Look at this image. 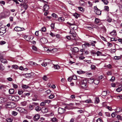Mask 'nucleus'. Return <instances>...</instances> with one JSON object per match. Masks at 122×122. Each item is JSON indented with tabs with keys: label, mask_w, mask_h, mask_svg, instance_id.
<instances>
[{
	"label": "nucleus",
	"mask_w": 122,
	"mask_h": 122,
	"mask_svg": "<svg viewBox=\"0 0 122 122\" xmlns=\"http://www.w3.org/2000/svg\"><path fill=\"white\" fill-rule=\"evenodd\" d=\"M6 107L10 108H13L16 106L15 103L13 102L7 103L6 105Z\"/></svg>",
	"instance_id": "1"
},
{
	"label": "nucleus",
	"mask_w": 122,
	"mask_h": 122,
	"mask_svg": "<svg viewBox=\"0 0 122 122\" xmlns=\"http://www.w3.org/2000/svg\"><path fill=\"white\" fill-rule=\"evenodd\" d=\"M94 11L96 14L97 15H100L101 14V11L99 10L97 7V6L94 7Z\"/></svg>",
	"instance_id": "2"
},
{
	"label": "nucleus",
	"mask_w": 122,
	"mask_h": 122,
	"mask_svg": "<svg viewBox=\"0 0 122 122\" xmlns=\"http://www.w3.org/2000/svg\"><path fill=\"white\" fill-rule=\"evenodd\" d=\"M39 105L38 103L35 102H33L31 104H30L29 105V109L31 110H32L36 106Z\"/></svg>",
	"instance_id": "3"
},
{
	"label": "nucleus",
	"mask_w": 122,
	"mask_h": 122,
	"mask_svg": "<svg viewBox=\"0 0 122 122\" xmlns=\"http://www.w3.org/2000/svg\"><path fill=\"white\" fill-rule=\"evenodd\" d=\"M6 32L5 29L2 27L0 28V35H2Z\"/></svg>",
	"instance_id": "4"
},
{
	"label": "nucleus",
	"mask_w": 122,
	"mask_h": 122,
	"mask_svg": "<svg viewBox=\"0 0 122 122\" xmlns=\"http://www.w3.org/2000/svg\"><path fill=\"white\" fill-rule=\"evenodd\" d=\"M16 109L20 113L25 112L26 111L24 109L21 107H17L16 108Z\"/></svg>",
	"instance_id": "5"
},
{
	"label": "nucleus",
	"mask_w": 122,
	"mask_h": 122,
	"mask_svg": "<svg viewBox=\"0 0 122 122\" xmlns=\"http://www.w3.org/2000/svg\"><path fill=\"white\" fill-rule=\"evenodd\" d=\"M81 86L83 88L86 87V80H83L82 82Z\"/></svg>",
	"instance_id": "6"
},
{
	"label": "nucleus",
	"mask_w": 122,
	"mask_h": 122,
	"mask_svg": "<svg viewBox=\"0 0 122 122\" xmlns=\"http://www.w3.org/2000/svg\"><path fill=\"white\" fill-rule=\"evenodd\" d=\"M0 60L3 63H7V61L6 60L3 58V56H1L0 57Z\"/></svg>",
	"instance_id": "7"
},
{
	"label": "nucleus",
	"mask_w": 122,
	"mask_h": 122,
	"mask_svg": "<svg viewBox=\"0 0 122 122\" xmlns=\"http://www.w3.org/2000/svg\"><path fill=\"white\" fill-rule=\"evenodd\" d=\"M40 41L43 44L46 43L47 42V40L45 38H43L40 40Z\"/></svg>",
	"instance_id": "8"
},
{
	"label": "nucleus",
	"mask_w": 122,
	"mask_h": 122,
	"mask_svg": "<svg viewBox=\"0 0 122 122\" xmlns=\"http://www.w3.org/2000/svg\"><path fill=\"white\" fill-rule=\"evenodd\" d=\"M43 10L44 11H47L49 9V7L48 5H47L46 4H45L43 7Z\"/></svg>",
	"instance_id": "9"
},
{
	"label": "nucleus",
	"mask_w": 122,
	"mask_h": 122,
	"mask_svg": "<svg viewBox=\"0 0 122 122\" xmlns=\"http://www.w3.org/2000/svg\"><path fill=\"white\" fill-rule=\"evenodd\" d=\"M65 110L63 108H59L58 110V112L59 114H62L63 113Z\"/></svg>",
	"instance_id": "10"
},
{
	"label": "nucleus",
	"mask_w": 122,
	"mask_h": 122,
	"mask_svg": "<svg viewBox=\"0 0 122 122\" xmlns=\"http://www.w3.org/2000/svg\"><path fill=\"white\" fill-rule=\"evenodd\" d=\"M110 34L113 37H115L117 35V33L116 30H113L110 33Z\"/></svg>",
	"instance_id": "11"
},
{
	"label": "nucleus",
	"mask_w": 122,
	"mask_h": 122,
	"mask_svg": "<svg viewBox=\"0 0 122 122\" xmlns=\"http://www.w3.org/2000/svg\"><path fill=\"white\" fill-rule=\"evenodd\" d=\"M7 101V99L5 98L0 97V103L5 102Z\"/></svg>",
	"instance_id": "12"
},
{
	"label": "nucleus",
	"mask_w": 122,
	"mask_h": 122,
	"mask_svg": "<svg viewBox=\"0 0 122 122\" xmlns=\"http://www.w3.org/2000/svg\"><path fill=\"white\" fill-rule=\"evenodd\" d=\"M40 116L39 115L37 114L34 116V120L35 121H37L40 118Z\"/></svg>",
	"instance_id": "13"
},
{
	"label": "nucleus",
	"mask_w": 122,
	"mask_h": 122,
	"mask_svg": "<svg viewBox=\"0 0 122 122\" xmlns=\"http://www.w3.org/2000/svg\"><path fill=\"white\" fill-rule=\"evenodd\" d=\"M72 51L75 53H76L79 51L78 48L76 47H75L72 49Z\"/></svg>",
	"instance_id": "14"
},
{
	"label": "nucleus",
	"mask_w": 122,
	"mask_h": 122,
	"mask_svg": "<svg viewBox=\"0 0 122 122\" xmlns=\"http://www.w3.org/2000/svg\"><path fill=\"white\" fill-rule=\"evenodd\" d=\"M91 46V45L89 43L87 42H85L84 44L82 45L83 47H84V46L86 47H90Z\"/></svg>",
	"instance_id": "15"
},
{
	"label": "nucleus",
	"mask_w": 122,
	"mask_h": 122,
	"mask_svg": "<svg viewBox=\"0 0 122 122\" xmlns=\"http://www.w3.org/2000/svg\"><path fill=\"white\" fill-rule=\"evenodd\" d=\"M80 5L82 6H84L85 5V3L84 1L82 0H80L79 2Z\"/></svg>",
	"instance_id": "16"
},
{
	"label": "nucleus",
	"mask_w": 122,
	"mask_h": 122,
	"mask_svg": "<svg viewBox=\"0 0 122 122\" xmlns=\"http://www.w3.org/2000/svg\"><path fill=\"white\" fill-rule=\"evenodd\" d=\"M90 43H91L90 45H91V46L92 45V46H95V44L97 43V42L95 41H91Z\"/></svg>",
	"instance_id": "17"
},
{
	"label": "nucleus",
	"mask_w": 122,
	"mask_h": 122,
	"mask_svg": "<svg viewBox=\"0 0 122 122\" xmlns=\"http://www.w3.org/2000/svg\"><path fill=\"white\" fill-rule=\"evenodd\" d=\"M24 37L28 41H29L31 39V37L29 36L25 35L24 36Z\"/></svg>",
	"instance_id": "18"
},
{
	"label": "nucleus",
	"mask_w": 122,
	"mask_h": 122,
	"mask_svg": "<svg viewBox=\"0 0 122 122\" xmlns=\"http://www.w3.org/2000/svg\"><path fill=\"white\" fill-rule=\"evenodd\" d=\"M35 108V110L37 112H39L41 111V107H40L38 105L36 106Z\"/></svg>",
	"instance_id": "19"
},
{
	"label": "nucleus",
	"mask_w": 122,
	"mask_h": 122,
	"mask_svg": "<svg viewBox=\"0 0 122 122\" xmlns=\"http://www.w3.org/2000/svg\"><path fill=\"white\" fill-rule=\"evenodd\" d=\"M58 21L60 22H63L64 20V19L63 17H60L58 19Z\"/></svg>",
	"instance_id": "20"
},
{
	"label": "nucleus",
	"mask_w": 122,
	"mask_h": 122,
	"mask_svg": "<svg viewBox=\"0 0 122 122\" xmlns=\"http://www.w3.org/2000/svg\"><path fill=\"white\" fill-rule=\"evenodd\" d=\"M42 112L44 113L47 112H48V109L46 108H42Z\"/></svg>",
	"instance_id": "21"
},
{
	"label": "nucleus",
	"mask_w": 122,
	"mask_h": 122,
	"mask_svg": "<svg viewBox=\"0 0 122 122\" xmlns=\"http://www.w3.org/2000/svg\"><path fill=\"white\" fill-rule=\"evenodd\" d=\"M21 29V28L18 27H15L14 28V30L17 31H20Z\"/></svg>",
	"instance_id": "22"
},
{
	"label": "nucleus",
	"mask_w": 122,
	"mask_h": 122,
	"mask_svg": "<svg viewBox=\"0 0 122 122\" xmlns=\"http://www.w3.org/2000/svg\"><path fill=\"white\" fill-rule=\"evenodd\" d=\"M73 15L76 18H77L79 16V15L76 13H75L73 14Z\"/></svg>",
	"instance_id": "23"
},
{
	"label": "nucleus",
	"mask_w": 122,
	"mask_h": 122,
	"mask_svg": "<svg viewBox=\"0 0 122 122\" xmlns=\"http://www.w3.org/2000/svg\"><path fill=\"white\" fill-rule=\"evenodd\" d=\"M88 81H91L92 82H94L95 84H97L96 83H95L94 82L95 81L94 80V78H93L92 77L89 78L88 79Z\"/></svg>",
	"instance_id": "24"
},
{
	"label": "nucleus",
	"mask_w": 122,
	"mask_h": 122,
	"mask_svg": "<svg viewBox=\"0 0 122 122\" xmlns=\"http://www.w3.org/2000/svg\"><path fill=\"white\" fill-rule=\"evenodd\" d=\"M100 101L99 98L96 97L95 98V103H99Z\"/></svg>",
	"instance_id": "25"
},
{
	"label": "nucleus",
	"mask_w": 122,
	"mask_h": 122,
	"mask_svg": "<svg viewBox=\"0 0 122 122\" xmlns=\"http://www.w3.org/2000/svg\"><path fill=\"white\" fill-rule=\"evenodd\" d=\"M9 92L10 94H12L14 92V90L13 89H11L9 90Z\"/></svg>",
	"instance_id": "26"
},
{
	"label": "nucleus",
	"mask_w": 122,
	"mask_h": 122,
	"mask_svg": "<svg viewBox=\"0 0 122 122\" xmlns=\"http://www.w3.org/2000/svg\"><path fill=\"white\" fill-rule=\"evenodd\" d=\"M107 91H103L102 92V95L103 96H105L107 95Z\"/></svg>",
	"instance_id": "27"
},
{
	"label": "nucleus",
	"mask_w": 122,
	"mask_h": 122,
	"mask_svg": "<svg viewBox=\"0 0 122 122\" xmlns=\"http://www.w3.org/2000/svg\"><path fill=\"white\" fill-rule=\"evenodd\" d=\"M29 63L31 65H33L35 66L38 65V64H37L36 63L31 61L30 62H29Z\"/></svg>",
	"instance_id": "28"
},
{
	"label": "nucleus",
	"mask_w": 122,
	"mask_h": 122,
	"mask_svg": "<svg viewBox=\"0 0 122 122\" xmlns=\"http://www.w3.org/2000/svg\"><path fill=\"white\" fill-rule=\"evenodd\" d=\"M78 8L79 10L82 12H83L84 11V9L82 7H79Z\"/></svg>",
	"instance_id": "29"
},
{
	"label": "nucleus",
	"mask_w": 122,
	"mask_h": 122,
	"mask_svg": "<svg viewBox=\"0 0 122 122\" xmlns=\"http://www.w3.org/2000/svg\"><path fill=\"white\" fill-rule=\"evenodd\" d=\"M11 114L14 116H15L17 115L18 113L15 111H13L12 112Z\"/></svg>",
	"instance_id": "30"
},
{
	"label": "nucleus",
	"mask_w": 122,
	"mask_h": 122,
	"mask_svg": "<svg viewBox=\"0 0 122 122\" xmlns=\"http://www.w3.org/2000/svg\"><path fill=\"white\" fill-rule=\"evenodd\" d=\"M5 69L4 67L2 64L0 65V70L3 71Z\"/></svg>",
	"instance_id": "31"
},
{
	"label": "nucleus",
	"mask_w": 122,
	"mask_h": 122,
	"mask_svg": "<svg viewBox=\"0 0 122 122\" xmlns=\"http://www.w3.org/2000/svg\"><path fill=\"white\" fill-rule=\"evenodd\" d=\"M21 104L22 106H25L26 105L27 102H26L24 101L21 102Z\"/></svg>",
	"instance_id": "32"
},
{
	"label": "nucleus",
	"mask_w": 122,
	"mask_h": 122,
	"mask_svg": "<svg viewBox=\"0 0 122 122\" xmlns=\"http://www.w3.org/2000/svg\"><path fill=\"white\" fill-rule=\"evenodd\" d=\"M96 54L97 56H101L102 55V53L99 51H98L96 52Z\"/></svg>",
	"instance_id": "33"
},
{
	"label": "nucleus",
	"mask_w": 122,
	"mask_h": 122,
	"mask_svg": "<svg viewBox=\"0 0 122 122\" xmlns=\"http://www.w3.org/2000/svg\"><path fill=\"white\" fill-rule=\"evenodd\" d=\"M60 68L59 66L58 65H54V68L56 69H59Z\"/></svg>",
	"instance_id": "34"
},
{
	"label": "nucleus",
	"mask_w": 122,
	"mask_h": 122,
	"mask_svg": "<svg viewBox=\"0 0 122 122\" xmlns=\"http://www.w3.org/2000/svg\"><path fill=\"white\" fill-rule=\"evenodd\" d=\"M95 21L96 23V24H97L99 23L100 22V20L97 18L95 19Z\"/></svg>",
	"instance_id": "35"
},
{
	"label": "nucleus",
	"mask_w": 122,
	"mask_h": 122,
	"mask_svg": "<svg viewBox=\"0 0 122 122\" xmlns=\"http://www.w3.org/2000/svg\"><path fill=\"white\" fill-rule=\"evenodd\" d=\"M12 68H14L15 69H18V66L16 65H14L12 66Z\"/></svg>",
	"instance_id": "36"
},
{
	"label": "nucleus",
	"mask_w": 122,
	"mask_h": 122,
	"mask_svg": "<svg viewBox=\"0 0 122 122\" xmlns=\"http://www.w3.org/2000/svg\"><path fill=\"white\" fill-rule=\"evenodd\" d=\"M122 87H119L116 89V90L118 92H120L122 90Z\"/></svg>",
	"instance_id": "37"
},
{
	"label": "nucleus",
	"mask_w": 122,
	"mask_h": 122,
	"mask_svg": "<svg viewBox=\"0 0 122 122\" xmlns=\"http://www.w3.org/2000/svg\"><path fill=\"white\" fill-rule=\"evenodd\" d=\"M112 116L113 117H116L117 115L116 113V112H114L112 113L111 114Z\"/></svg>",
	"instance_id": "38"
},
{
	"label": "nucleus",
	"mask_w": 122,
	"mask_h": 122,
	"mask_svg": "<svg viewBox=\"0 0 122 122\" xmlns=\"http://www.w3.org/2000/svg\"><path fill=\"white\" fill-rule=\"evenodd\" d=\"M104 10L107 11H109V7L107 6H105L104 7Z\"/></svg>",
	"instance_id": "39"
},
{
	"label": "nucleus",
	"mask_w": 122,
	"mask_h": 122,
	"mask_svg": "<svg viewBox=\"0 0 122 122\" xmlns=\"http://www.w3.org/2000/svg\"><path fill=\"white\" fill-rule=\"evenodd\" d=\"M23 7L24 8L25 10H26L28 8L27 5L25 3L24 4Z\"/></svg>",
	"instance_id": "40"
},
{
	"label": "nucleus",
	"mask_w": 122,
	"mask_h": 122,
	"mask_svg": "<svg viewBox=\"0 0 122 122\" xmlns=\"http://www.w3.org/2000/svg\"><path fill=\"white\" fill-rule=\"evenodd\" d=\"M46 30V29L45 27H43L41 29V30L43 32H45Z\"/></svg>",
	"instance_id": "41"
},
{
	"label": "nucleus",
	"mask_w": 122,
	"mask_h": 122,
	"mask_svg": "<svg viewBox=\"0 0 122 122\" xmlns=\"http://www.w3.org/2000/svg\"><path fill=\"white\" fill-rule=\"evenodd\" d=\"M52 16L53 17L55 18H56L57 17V16L56 14L54 13H53L52 14Z\"/></svg>",
	"instance_id": "42"
},
{
	"label": "nucleus",
	"mask_w": 122,
	"mask_h": 122,
	"mask_svg": "<svg viewBox=\"0 0 122 122\" xmlns=\"http://www.w3.org/2000/svg\"><path fill=\"white\" fill-rule=\"evenodd\" d=\"M43 79L45 81H47L48 79V78L46 76H44L43 77Z\"/></svg>",
	"instance_id": "43"
},
{
	"label": "nucleus",
	"mask_w": 122,
	"mask_h": 122,
	"mask_svg": "<svg viewBox=\"0 0 122 122\" xmlns=\"http://www.w3.org/2000/svg\"><path fill=\"white\" fill-rule=\"evenodd\" d=\"M53 122H57V119L55 118H53L52 120Z\"/></svg>",
	"instance_id": "44"
},
{
	"label": "nucleus",
	"mask_w": 122,
	"mask_h": 122,
	"mask_svg": "<svg viewBox=\"0 0 122 122\" xmlns=\"http://www.w3.org/2000/svg\"><path fill=\"white\" fill-rule=\"evenodd\" d=\"M91 68L92 69L95 70L96 67L94 65H92L91 66Z\"/></svg>",
	"instance_id": "45"
},
{
	"label": "nucleus",
	"mask_w": 122,
	"mask_h": 122,
	"mask_svg": "<svg viewBox=\"0 0 122 122\" xmlns=\"http://www.w3.org/2000/svg\"><path fill=\"white\" fill-rule=\"evenodd\" d=\"M114 58L116 60H118L120 59L121 58V57L120 56H115L114 57Z\"/></svg>",
	"instance_id": "46"
},
{
	"label": "nucleus",
	"mask_w": 122,
	"mask_h": 122,
	"mask_svg": "<svg viewBox=\"0 0 122 122\" xmlns=\"http://www.w3.org/2000/svg\"><path fill=\"white\" fill-rule=\"evenodd\" d=\"M117 118L118 120H122V117L119 115H117Z\"/></svg>",
	"instance_id": "47"
},
{
	"label": "nucleus",
	"mask_w": 122,
	"mask_h": 122,
	"mask_svg": "<svg viewBox=\"0 0 122 122\" xmlns=\"http://www.w3.org/2000/svg\"><path fill=\"white\" fill-rule=\"evenodd\" d=\"M54 95L53 94H51L49 96V98L50 99H52L54 97Z\"/></svg>",
	"instance_id": "48"
},
{
	"label": "nucleus",
	"mask_w": 122,
	"mask_h": 122,
	"mask_svg": "<svg viewBox=\"0 0 122 122\" xmlns=\"http://www.w3.org/2000/svg\"><path fill=\"white\" fill-rule=\"evenodd\" d=\"M6 121L7 122H12V120L10 118L7 119Z\"/></svg>",
	"instance_id": "49"
},
{
	"label": "nucleus",
	"mask_w": 122,
	"mask_h": 122,
	"mask_svg": "<svg viewBox=\"0 0 122 122\" xmlns=\"http://www.w3.org/2000/svg\"><path fill=\"white\" fill-rule=\"evenodd\" d=\"M47 64L46 62H43L41 64V65L42 66H47Z\"/></svg>",
	"instance_id": "50"
},
{
	"label": "nucleus",
	"mask_w": 122,
	"mask_h": 122,
	"mask_svg": "<svg viewBox=\"0 0 122 122\" xmlns=\"http://www.w3.org/2000/svg\"><path fill=\"white\" fill-rule=\"evenodd\" d=\"M13 87L15 89L17 88L18 87V86L16 84H12Z\"/></svg>",
	"instance_id": "51"
},
{
	"label": "nucleus",
	"mask_w": 122,
	"mask_h": 122,
	"mask_svg": "<svg viewBox=\"0 0 122 122\" xmlns=\"http://www.w3.org/2000/svg\"><path fill=\"white\" fill-rule=\"evenodd\" d=\"M6 42L4 41H1L0 42V44L1 45H3L6 43Z\"/></svg>",
	"instance_id": "52"
},
{
	"label": "nucleus",
	"mask_w": 122,
	"mask_h": 122,
	"mask_svg": "<svg viewBox=\"0 0 122 122\" xmlns=\"http://www.w3.org/2000/svg\"><path fill=\"white\" fill-rule=\"evenodd\" d=\"M32 49L33 50L35 51H37V48L35 46H33L32 47Z\"/></svg>",
	"instance_id": "53"
},
{
	"label": "nucleus",
	"mask_w": 122,
	"mask_h": 122,
	"mask_svg": "<svg viewBox=\"0 0 122 122\" xmlns=\"http://www.w3.org/2000/svg\"><path fill=\"white\" fill-rule=\"evenodd\" d=\"M45 105V102H42L40 104V105L41 106H44Z\"/></svg>",
	"instance_id": "54"
},
{
	"label": "nucleus",
	"mask_w": 122,
	"mask_h": 122,
	"mask_svg": "<svg viewBox=\"0 0 122 122\" xmlns=\"http://www.w3.org/2000/svg\"><path fill=\"white\" fill-rule=\"evenodd\" d=\"M23 92L22 91L20 90L18 91V93L19 95H20L22 94L23 93Z\"/></svg>",
	"instance_id": "55"
},
{
	"label": "nucleus",
	"mask_w": 122,
	"mask_h": 122,
	"mask_svg": "<svg viewBox=\"0 0 122 122\" xmlns=\"http://www.w3.org/2000/svg\"><path fill=\"white\" fill-rule=\"evenodd\" d=\"M30 93H24V95H25V96H29L30 94Z\"/></svg>",
	"instance_id": "56"
},
{
	"label": "nucleus",
	"mask_w": 122,
	"mask_h": 122,
	"mask_svg": "<svg viewBox=\"0 0 122 122\" xmlns=\"http://www.w3.org/2000/svg\"><path fill=\"white\" fill-rule=\"evenodd\" d=\"M51 91L49 89L47 90V91H46V92L47 94H49L51 92Z\"/></svg>",
	"instance_id": "57"
},
{
	"label": "nucleus",
	"mask_w": 122,
	"mask_h": 122,
	"mask_svg": "<svg viewBox=\"0 0 122 122\" xmlns=\"http://www.w3.org/2000/svg\"><path fill=\"white\" fill-rule=\"evenodd\" d=\"M0 4H3V5H4L5 4V2L4 1H0Z\"/></svg>",
	"instance_id": "58"
},
{
	"label": "nucleus",
	"mask_w": 122,
	"mask_h": 122,
	"mask_svg": "<svg viewBox=\"0 0 122 122\" xmlns=\"http://www.w3.org/2000/svg\"><path fill=\"white\" fill-rule=\"evenodd\" d=\"M72 80V78L70 77H69L68 79V81L70 82Z\"/></svg>",
	"instance_id": "59"
},
{
	"label": "nucleus",
	"mask_w": 122,
	"mask_h": 122,
	"mask_svg": "<svg viewBox=\"0 0 122 122\" xmlns=\"http://www.w3.org/2000/svg\"><path fill=\"white\" fill-rule=\"evenodd\" d=\"M88 3L89 5V7H91L92 6V4L90 1H88Z\"/></svg>",
	"instance_id": "60"
},
{
	"label": "nucleus",
	"mask_w": 122,
	"mask_h": 122,
	"mask_svg": "<svg viewBox=\"0 0 122 122\" xmlns=\"http://www.w3.org/2000/svg\"><path fill=\"white\" fill-rule=\"evenodd\" d=\"M108 3V1L107 0H104V3L105 5H107Z\"/></svg>",
	"instance_id": "61"
},
{
	"label": "nucleus",
	"mask_w": 122,
	"mask_h": 122,
	"mask_svg": "<svg viewBox=\"0 0 122 122\" xmlns=\"http://www.w3.org/2000/svg\"><path fill=\"white\" fill-rule=\"evenodd\" d=\"M78 112H79L80 113H84V111L83 110H80L78 111Z\"/></svg>",
	"instance_id": "62"
},
{
	"label": "nucleus",
	"mask_w": 122,
	"mask_h": 122,
	"mask_svg": "<svg viewBox=\"0 0 122 122\" xmlns=\"http://www.w3.org/2000/svg\"><path fill=\"white\" fill-rule=\"evenodd\" d=\"M102 120L100 118H98L97 120V122H102Z\"/></svg>",
	"instance_id": "63"
},
{
	"label": "nucleus",
	"mask_w": 122,
	"mask_h": 122,
	"mask_svg": "<svg viewBox=\"0 0 122 122\" xmlns=\"http://www.w3.org/2000/svg\"><path fill=\"white\" fill-rule=\"evenodd\" d=\"M91 100H86L85 101V102L89 103H90L91 102Z\"/></svg>",
	"instance_id": "64"
}]
</instances>
